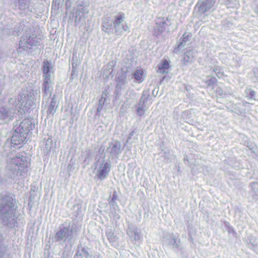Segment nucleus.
Masks as SVG:
<instances>
[{
	"label": "nucleus",
	"instance_id": "obj_1",
	"mask_svg": "<svg viewBox=\"0 0 258 258\" xmlns=\"http://www.w3.org/2000/svg\"><path fill=\"white\" fill-rule=\"evenodd\" d=\"M15 205L13 194L5 192L0 195V220L3 224L11 227L16 223Z\"/></svg>",
	"mask_w": 258,
	"mask_h": 258
},
{
	"label": "nucleus",
	"instance_id": "obj_2",
	"mask_svg": "<svg viewBox=\"0 0 258 258\" xmlns=\"http://www.w3.org/2000/svg\"><path fill=\"white\" fill-rule=\"evenodd\" d=\"M28 165L27 157L24 155L18 154L10 156L6 161L7 174L10 178L15 179L26 171Z\"/></svg>",
	"mask_w": 258,
	"mask_h": 258
},
{
	"label": "nucleus",
	"instance_id": "obj_3",
	"mask_svg": "<svg viewBox=\"0 0 258 258\" xmlns=\"http://www.w3.org/2000/svg\"><path fill=\"white\" fill-rule=\"evenodd\" d=\"M28 98V96L23 93H20L17 99L15 100V103L13 99L10 100V103L14 104L15 109L8 110L4 107H0V119L2 120L11 119L14 116L15 110H17L18 111H19V109H22L24 111L28 110L31 105V101L27 100Z\"/></svg>",
	"mask_w": 258,
	"mask_h": 258
},
{
	"label": "nucleus",
	"instance_id": "obj_4",
	"mask_svg": "<svg viewBox=\"0 0 258 258\" xmlns=\"http://www.w3.org/2000/svg\"><path fill=\"white\" fill-rule=\"evenodd\" d=\"M39 39L40 38L36 36L33 29L27 30L20 40L18 52H21V49L26 50L31 49L39 43Z\"/></svg>",
	"mask_w": 258,
	"mask_h": 258
},
{
	"label": "nucleus",
	"instance_id": "obj_5",
	"mask_svg": "<svg viewBox=\"0 0 258 258\" xmlns=\"http://www.w3.org/2000/svg\"><path fill=\"white\" fill-rule=\"evenodd\" d=\"M96 171L95 177L102 180L106 179L111 169V164L109 160H105V157H100L94 164Z\"/></svg>",
	"mask_w": 258,
	"mask_h": 258
},
{
	"label": "nucleus",
	"instance_id": "obj_6",
	"mask_svg": "<svg viewBox=\"0 0 258 258\" xmlns=\"http://www.w3.org/2000/svg\"><path fill=\"white\" fill-rule=\"evenodd\" d=\"M52 70L51 63L44 61L43 64V83L42 90L44 95L51 96L52 93V82L50 79L51 72Z\"/></svg>",
	"mask_w": 258,
	"mask_h": 258
},
{
	"label": "nucleus",
	"instance_id": "obj_7",
	"mask_svg": "<svg viewBox=\"0 0 258 258\" xmlns=\"http://www.w3.org/2000/svg\"><path fill=\"white\" fill-rule=\"evenodd\" d=\"M125 15L119 12L112 19L113 29L116 35H122L125 32L129 31V28L125 22Z\"/></svg>",
	"mask_w": 258,
	"mask_h": 258
},
{
	"label": "nucleus",
	"instance_id": "obj_8",
	"mask_svg": "<svg viewBox=\"0 0 258 258\" xmlns=\"http://www.w3.org/2000/svg\"><path fill=\"white\" fill-rule=\"evenodd\" d=\"M89 12L88 8L84 3L78 4L75 8V24L80 27L86 23Z\"/></svg>",
	"mask_w": 258,
	"mask_h": 258
},
{
	"label": "nucleus",
	"instance_id": "obj_9",
	"mask_svg": "<svg viewBox=\"0 0 258 258\" xmlns=\"http://www.w3.org/2000/svg\"><path fill=\"white\" fill-rule=\"evenodd\" d=\"M73 233L72 227L62 225L59 227V230L55 234V241L57 242L70 241L72 239Z\"/></svg>",
	"mask_w": 258,
	"mask_h": 258
},
{
	"label": "nucleus",
	"instance_id": "obj_10",
	"mask_svg": "<svg viewBox=\"0 0 258 258\" xmlns=\"http://www.w3.org/2000/svg\"><path fill=\"white\" fill-rule=\"evenodd\" d=\"M168 19L163 17H159L155 20V25L153 30V35L156 37L161 35L166 30V27L169 25Z\"/></svg>",
	"mask_w": 258,
	"mask_h": 258
},
{
	"label": "nucleus",
	"instance_id": "obj_11",
	"mask_svg": "<svg viewBox=\"0 0 258 258\" xmlns=\"http://www.w3.org/2000/svg\"><path fill=\"white\" fill-rule=\"evenodd\" d=\"M150 94L148 92L144 91L142 93L139 103L136 106L137 113L139 116H142L145 114L146 110L147 109L146 103L148 98L150 97Z\"/></svg>",
	"mask_w": 258,
	"mask_h": 258
},
{
	"label": "nucleus",
	"instance_id": "obj_12",
	"mask_svg": "<svg viewBox=\"0 0 258 258\" xmlns=\"http://www.w3.org/2000/svg\"><path fill=\"white\" fill-rule=\"evenodd\" d=\"M163 242L165 244L172 246L173 248H179L180 246V240L178 237L173 233H167L163 237Z\"/></svg>",
	"mask_w": 258,
	"mask_h": 258
},
{
	"label": "nucleus",
	"instance_id": "obj_13",
	"mask_svg": "<svg viewBox=\"0 0 258 258\" xmlns=\"http://www.w3.org/2000/svg\"><path fill=\"white\" fill-rule=\"evenodd\" d=\"M27 138V135L26 133L17 131L15 128L11 139V148L14 147V145H20L26 140Z\"/></svg>",
	"mask_w": 258,
	"mask_h": 258
},
{
	"label": "nucleus",
	"instance_id": "obj_14",
	"mask_svg": "<svg viewBox=\"0 0 258 258\" xmlns=\"http://www.w3.org/2000/svg\"><path fill=\"white\" fill-rule=\"evenodd\" d=\"M215 2V0H200L196 7L201 14H204L214 7Z\"/></svg>",
	"mask_w": 258,
	"mask_h": 258
},
{
	"label": "nucleus",
	"instance_id": "obj_15",
	"mask_svg": "<svg viewBox=\"0 0 258 258\" xmlns=\"http://www.w3.org/2000/svg\"><path fill=\"white\" fill-rule=\"evenodd\" d=\"M122 150L121 143L119 141H114L109 144L106 150L111 156H116L121 153Z\"/></svg>",
	"mask_w": 258,
	"mask_h": 258
},
{
	"label": "nucleus",
	"instance_id": "obj_16",
	"mask_svg": "<svg viewBox=\"0 0 258 258\" xmlns=\"http://www.w3.org/2000/svg\"><path fill=\"white\" fill-rule=\"evenodd\" d=\"M33 128H34V124L32 122V120L26 118L24 119L16 129L17 131H20L23 133H26V135L28 136L30 131L32 130Z\"/></svg>",
	"mask_w": 258,
	"mask_h": 258
},
{
	"label": "nucleus",
	"instance_id": "obj_17",
	"mask_svg": "<svg viewBox=\"0 0 258 258\" xmlns=\"http://www.w3.org/2000/svg\"><path fill=\"white\" fill-rule=\"evenodd\" d=\"M116 62L113 60L110 61L102 68V75L105 78H112L114 75L113 68Z\"/></svg>",
	"mask_w": 258,
	"mask_h": 258
},
{
	"label": "nucleus",
	"instance_id": "obj_18",
	"mask_svg": "<svg viewBox=\"0 0 258 258\" xmlns=\"http://www.w3.org/2000/svg\"><path fill=\"white\" fill-rule=\"evenodd\" d=\"M102 29L104 32L110 33L113 32V24L112 21H110L108 17H105L102 23Z\"/></svg>",
	"mask_w": 258,
	"mask_h": 258
},
{
	"label": "nucleus",
	"instance_id": "obj_19",
	"mask_svg": "<svg viewBox=\"0 0 258 258\" xmlns=\"http://www.w3.org/2000/svg\"><path fill=\"white\" fill-rule=\"evenodd\" d=\"M11 2L16 5V6H18L22 11H26L29 9V0H11Z\"/></svg>",
	"mask_w": 258,
	"mask_h": 258
},
{
	"label": "nucleus",
	"instance_id": "obj_20",
	"mask_svg": "<svg viewBox=\"0 0 258 258\" xmlns=\"http://www.w3.org/2000/svg\"><path fill=\"white\" fill-rule=\"evenodd\" d=\"M89 253L86 248L80 245L78 247L77 251L74 255V258H88Z\"/></svg>",
	"mask_w": 258,
	"mask_h": 258
},
{
	"label": "nucleus",
	"instance_id": "obj_21",
	"mask_svg": "<svg viewBox=\"0 0 258 258\" xmlns=\"http://www.w3.org/2000/svg\"><path fill=\"white\" fill-rule=\"evenodd\" d=\"M127 234L136 241H139L142 238L141 232L136 228L130 229L127 231Z\"/></svg>",
	"mask_w": 258,
	"mask_h": 258
},
{
	"label": "nucleus",
	"instance_id": "obj_22",
	"mask_svg": "<svg viewBox=\"0 0 258 258\" xmlns=\"http://www.w3.org/2000/svg\"><path fill=\"white\" fill-rule=\"evenodd\" d=\"M169 68L168 61L167 60H164L158 64L157 72L162 74L167 73Z\"/></svg>",
	"mask_w": 258,
	"mask_h": 258
},
{
	"label": "nucleus",
	"instance_id": "obj_23",
	"mask_svg": "<svg viewBox=\"0 0 258 258\" xmlns=\"http://www.w3.org/2000/svg\"><path fill=\"white\" fill-rule=\"evenodd\" d=\"M189 35L186 33H184L181 38V41L178 44V46L174 48L173 52L178 53L181 49V47L185 45V43L189 40Z\"/></svg>",
	"mask_w": 258,
	"mask_h": 258
},
{
	"label": "nucleus",
	"instance_id": "obj_24",
	"mask_svg": "<svg viewBox=\"0 0 258 258\" xmlns=\"http://www.w3.org/2000/svg\"><path fill=\"white\" fill-rule=\"evenodd\" d=\"M56 100L55 98V95H54L51 98V101L50 102L49 105L48 106L47 110V114H53L56 111Z\"/></svg>",
	"mask_w": 258,
	"mask_h": 258
},
{
	"label": "nucleus",
	"instance_id": "obj_25",
	"mask_svg": "<svg viewBox=\"0 0 258 258\" xmlns=\"http://www.w3.org/2000/svg\"><path fill=\"white\" fill-rule=\"evenodd\" d=\"M53 145L52 139L50 138H48L45 142L44 147H43V150L44 154L46 155L51 150L52 147Z\"/></svg>",
	"mask_w": 258,
	"mask_h": 258
},
{
	"label": "nucleus",
	"instance_id": "obj_26",
	"mask_svg": "<svg viewBox=\"0 0 258 258\" xmlns=\"http://www.w3.org/2000/svg\"><path fill=\"white\" fill-rule=\"evenodd\" d=\"M106 236L108 240L109 241L110 243L114 246H116L118 245L117 238L114 235L113 232L111 231H108L106 232Z\"/></svg>",
	"mask_w": 258,
	"mask_h": 258
},
{
	"label": "nucleus",
	"instance_id": "obj_27",
	"mask_svg": "<svg viewBox=\"0 0 258 258\" xmlns=\"http://www.w3.org/2000/svg\"><path fill=\"white\" fill-rule=\"evenodd\" d=\"M143 75L144 72L143 70H137L133 73V77L136 81L141 83L144 80Z\"/></svg>",
	"mask_w": 258,
	"mask_h": 258
},
{
	"label": "nucleus",
	"instance_id": "obj_28",
	"mask_svg": "<svg viewBox=\"0 0 258 258\" xmlns=\"http://www.w3.org/2000/svg\"><path fill=\"white\" fill-rule=\"evenodd\" d=\"M250 193L254 198L258 197V181L250 183Z\"/></svg>",
	"mask_w": 258,
	"mask_h": 258
},
{
	"label": "nucleus",
	"instance_id": "obj_29",
	"mask_svg": "<svg viewBox=\"0 0 258 258\" xmlns=\"http://www.w3.org/2000/svg\"><path fill=\"white\" fill-rule=\"evenodd\" d=\"M3 240V236L0 233V258H9V255L6 253V248L2 246Z\"/></svg>",
	"mask_w": 258,
	"mask_h": 258
},
{
	"label": "nucleus",
	"instance_id": "obj_30",
	"mask_svg": "<svg viewBox=\"0 0 258 258\" xmlns=\"http://www.w3.org/2000/svg\"><path fill=\"white\" fill-rule=\"evenodd\" d=\"M213 71L219 78H222L225 76L223 69L219 66H215Z\"/></svg>",
	"mask_w": 258,
	"mask_h": 258
},
{
	"label": "nucleus",
	"instance_id": "obj_31",
	"mask_svg": "<svg viewBox=\"0 0 258 258\" xmlns=\"http://www.w3.org/2000/svg\"><path fill=\"white\" fill-rule=\"evenodd\" d=\"M116 87H118L119 86L123 85L126 83V76L124 74H121L118 76L116 78Z\"/></svg>",
	"mask_w": 258,
	"mask_h": 258
},
{
	"label": "nucleus",
	"instance_id": "obj_32",
	"mask_svg": "<svg viewBox=\"0 0 258 258\" xmlns=\"http://www.w3.org/2000/svg\"><path fill=\"white\" fill-rule=\"evenodd\" d=\"M226 5L227 8H238L239 6L237 0H226Z\"/></svg>",
	"mask_w": 258,
	"mask_h": 258
},
{
	"label": "nucleus",
	"instance_id": "obj_33",
	"mask_svg": "<svg viewBox=\"0 0 258 258\" xmlns=\"http://www.w3.org/2000/svg\"><path fill=\"white\" fill-rule=\"evenodd\" d=\"M104 94H102L101 98L99 100V104L98 106L97 109V113L99 114L100 112L101 111V110L103 108V105L104 104V103L105 102L106 99L104 97Z\"/></svg>",
	"mask_w": 258,
	"mask_h": 258
},
{
	"label": "nucleus",
	"instance_id": "obj_34",
	"mask_svg": "<svg viewBox=\"0 0 258 258\" xmlns=\"http://www.w3.org/2000/svg\"><path fill=\"white\" fill-rule=\"evenodd\" d=\"M193 51L189 50L186 52L184 54L183 59L185 61L189 62L192 60L194 56L192 55Z\"/></svg>",
	"mask_w": 258,
	"mask_h": 258
},
{
	"label": "nucleus",
	"instance_id": "obj_35",
	"mask_svg": "<svg viewBox=\"0 0 258 258\" xmlns=\"http://www.w3.org/2000/svg\"><path fill=\"white\" fill-rule=\"evenodd\" d=\"M117 196L116 195V192L114 191L113 193L112 197L110 201H109V206L111 207H113L114 208L115 205H116V200L117 199Z\"/></svg>",
	"mask_w": 258,
	"mask_h": 258
},
{
	"label": "nucleus",
	"instance_id": "obj_36",
	"mask_svg": "<svg viewBox=\"0 0 258 258\" xmlns=\"http://www.w3.org/2000/svg\"><path fill=\"white\" fill-rule=\"evenodd\" d=\"M217 80L215 77H211L210 79L206 81L205 83L208 86H212L216 83Z\"/></svg>",
	"mask_w": 258,
	"mask_h": 258
},
{
	"label": "nucleus",
	"instance_id": "obj_37",
	"mask_svg": "<svg viewBox=\"0 0 258 258\" xmlns=\"http://www.w3.org/2000/svg\"><path fill=\"white\" fill-rule=\"evenodd\" d=\"M232 20L231 18H228V19H226L224 22H223V25L224 26H226L227 27H230L232 25Z\"/></svg>",
	"mask_w": 258,
	"mask_h": 258
},
{
	"label": "nucleus",
	"instance_id": "obj_38",
	"mask_svg": "<svg viewBox=\"0 0 258 258\" xmlns=\"http://www.w3.org/2000/svg\"><path fill=\"white\" fill-rule=\"evenodd\" d=\"M216 92L217 94L220 96H222L226 94V92L224 91H223L221 88L219 87H218L217 88Z\"/></svg>",
	"mask_w": 258,
	"mask_h": 258
},
{
	"label": "nucleus",
	"instance_id": "obj_39",
	"mask_svg": "<svg viewBox=\"0 0 258 258\" xmlns=\"http://www.w3.org/2000/svg\"><path fill=\"white\" fill-rule=\"evenodd\" d=\"M253 73H254L253 80L255 82L258 83V69H254Z\"/></svg>",
	"mask_w": 258,
	"mask_h": 258
},
{
	"label": "nucleus",
	"instance_id": "obj_40",
	"mask_svg": "<svg viewBox=\"0 0 258 258\" xmlns=\"http://www.w3.org/2000/svg\"><path fill=\"white\" fill-rule=\"evenodd\" d=\"M111 214L112 216L115 220H117L120 218L119 215L118 214H117L115 211L111 212Z\"/></svg>",
	"mask_w": 258,
	"mask_h": 258
},
{
	"label": "nucleus",
	"instance_id": "obj_41",
	"mask_svg": "<svg viewBox=\"0 0 258 258\" xmlns=\"http://www.w3.org/2000/svg\"><path fill=\"white\" fill-rule=\"evenodd\" d=\"M135 130H133L128 135V137L127 139V140H126V142H128L129 141L131 140L132 137L134 135V134H135Z\"/></svg>",
	"mask_w": 258,
	"mask_h": 258
},
{
	"label": "nucleus",
	"instance_id": "obj_42",
	"mask_svg": "<svg viewBox=\"0 0 258 258\" xmlns=\"http://www.w3.org/2000/svg\"><path fill=\"white\" fill-rule=\"evenodd\" d=\"M224 223L225 226H226L227 227H228L229 228H231V227H230V224H229V222H228L227 221H225L224 222Z\"/></svg>",
	"mask_w": 258,
	"mask_h": 258
},
{
	"label": "nucleus",
	"instance_id": "obj_43",
	"mask_svg": "<svg viewBox=\"0 0 258 258\" xmlns=\"http://www.w3.org/2000/svg\"><path fill=\"white\" fill-rule=\"evenodd\" d=\"M255 94V93L254 91H251L250 93V97L251 98L253 97V96H254Z\"/></svg>",
	"mask_w": 258,
	"mask_h": 258
},
{
	"label": "nucleus",
	"instance_id": "obj_44",
	"mask_svg": "<svg viewBox=\"0 0 258 258\" xmlns=\"http://www.w3.org/2000/svg\"><path fill=\"white\" fill-rule=\"evenodd\" d=\"M254 12L255 13L258 15V3H257V5H256V7L254 8Z\"/></svg>",
	"mask_w": 258,
	"mask_h": 258
},
{
	"label": "nucleus",
	"instance_id": "obj_45",
	"mask_svg": "<svg viewBox=\"0 0 258 258\" xmlns=\"http://www.w3.org/2000/svg\"><path fill=\"white\" fill-rule=\"evenodd\" d=\"M89 28H90V26L89 25H87V26H85L84 29L86 31H88L89 29Z\"/></svg>",
	"mask_w": 258,
	"mask_h": 258
},
{
	"label": "nucleus",
	"instance_id": "obj_46",
	"mask_svg": "<svg viewBox=\"0 0 258 258\" xmlns=\"http://www.w3.org/2000/svg\"><path fill=\"white\" fill-rule=\"evenodd\" d=\"M250 242L252 244V245H256L257 244V243H255L254 242H251V241H250Z\"/></svg>",
	"mask_w": 258,
	"mask_h": 258
},
{
	"label": "nucleus",
	"instance_id": "obj_47",
	"mask_svg": "<svg viewBox=\"0 0 258 258\" xmlns=\"http://www.w3.org/2000/svg\"><path fill=\"white\" fill-rule=\"evenodd\" d=\"M93 258H99L98 255H95L93 257Z\"/></svg>",
	"mask_w": 258,
	"mask_h": 258
},
{
	"label": "nucleus",
	"instance_id": "obj_48",
	"mask_svg": "<svg viewBox=\"0 0 258 258\" xmlns=\"http://www.w3.org/2000/svg\"><path fill=\"white\" fill-rule=\"evenodd\" d=\"M101 148H102V147H101V148H100V149H99V151H101Z\"/></svg>",
	"mask_w": 258,
	"mask_h": 258
},
{
	"label": "nucleus",
	"instance_id": "obj_49",
	"mask_svg": "<svg viewBox=\"0 0 258 258\" xmlns=\"http://www.w3.org/2000/svg\"><path fill=\"white\" fill-rule=\"evenodd\" d=\"M103 151H104V148H103V149H102V152H103Z\"/></svg>",
	"mask_w": 258,
	"mask_h": 258
}]
</instances>
